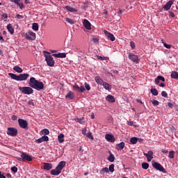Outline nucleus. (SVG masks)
I'll return each instance as SVG.
<instances>
[{
    "mask_svg": "<svg viewBox=\"0 0 178 178\" xmlns=\"http://www.w3.org/2000/svg\"><path fill=\"white\" fill-rule=\"evenodd\" d=\"M29 86L32 88H34L35 90H37L38 91H40L42 89H44V83L37 79L34 77H31L29 80Z\"/></svg>",
    "mask_w": 178,
    "mask_h": 178,
    "instance_id": "obj_1",
    "label": "nucleus"
},
{
    "mask_svg": "<svg viewBox=\"0 0 178 178\" xmlns=\"http://www.w3.org/2000/svg\"><path fill=\"white\" fill-rule=\"evenodd\" d=\"M8 75L13 80H16V81H26L30 77L29 74H19V75H17L13 73H8Z\"/></svg>",
    "mask_w": 178,
    "mask_h": 178,
    "instance_id": "obj_2",
    "label": "nucleus"
},
{
    "mask_svg": "<svg viewBox=\"0 0 178 178\" xmlns=\"http://www.w3.org/2000/svg\"><path fill=\"white\" fill-rule=\"evenodd\" d=\"M152 166L154 168V169H156V170H159V172H162L163 173H167L168 172L161 163L155 162L154 161H152Z\"/></svg>",
    "mask_w": 178,
    "mask_h": 178,
    "instance_id": "obj_3",
    "label": "nucleus"
},
{
    "mask_svg": "<svg viewBox=\"0 0 178 178\" xmlns=\"http://www.w3.org/2000/svg\"><path fill=\"white\" fill-rule=\"evenodd\" d=\"M19 90L22 92V94H26V95H30V94H33V92H34L33 88L30 87H19Z\"/></svg>",
    "mask_w": 178,
    "mask_h": 178,
    "instance_id": "obj_4",
    "label": "nucleus"
},
{
    "mask_svg": "<svg viewBox=\"0 0 178 178\" xmlns=\"http://www.w3.org/2000/svg\"><path fill=\"white\" fill-rule=\"evenodd\" d=\"M45 60L47 63V65H49L50 67H54V66H55V60H54L52 56H46Z\"/></svg>",
    "mask_w": 178,
    "mask_h": 178,
    "instance_id": "obj_5",
    "label": "nucleus"
},
{
    "mask_svg": "<svg viewBox=\"0 0 178 178\" xmlns=\"http://www.w3.org/2000/svg\"><path fill=\"white\" fill-rule=\"evenodd\" d=\"M7 134L8 136H11V137H16L17 136V129L13 127H8Z\"/></svg>",
    "mask_w": 178,
    "mask_h": 178,
    "instance_id": "obj_6",
    "label": "nucleus"
},
{
    "mask_svg": "<svg viewBox=\"0 0 178 178\" xmlns=\"http://www.w3.org/2000/svg\"><path fill=\"white\" fill-rule=\"evenodd\" d=\"M21 158H22L23 161H28V162L33 161V156H30L29 154L23 152H21Z\"/></svg>",
    "mask_w": 178,
    "mask_h": 178,
    "instance_id": "obj_7",
    "label": "nucleus"
},
{
    "mask_svg": "<svg viewBox=\"0 0 178 178\" xmlns=\"http://www.w3.org/2000/svg\"><path fill=\"white\" fill-rule=\"evenodd\" d=\"M18 123L19 127H22V129H27V126H29L27 121L23 119H18Z\"/></svg>",
    "mask_w": 178,
    "mask_h": 178,
    "instance_id": "obj_8",
    "label": "nucleus"
},
{
    "mask_svg": "<svg viewBox=\"0 0 178 178\" xmlns=\"http://www.w3.org/2000/svg\"><path fill=\"white\" fill-rule=\"evenodd\" d=\"M25 38L26 40H35V33H34L32 31H29L28 33H26Z\"/></svg>",
    "mask_w": 178,
    "mask_h": 178,
    "instance_id": "obj_9",
    "label": "nucleus"
},
{
    "mask_svg": "<svg viewBox=\"0 0 178 178\" xmlns=\"http://www.w3.org/2000/svg\"><path fill=\"white\" fill-rule=\"evenodd\" d=\"M145 156L147 159L148 162H151L154 159V152L149 150L147 153H144Z\"/></svg>",
    "mask_w": 178,
    "mask_h": 178,
    "instance_id": "obj_10",
    "label": "nucleus"
},
{
    "mask_svg": "<svg viewBox=\"0 0 178 178\" xmlns=\"http://www.w3.org/2000/svg\"><path fill=\"white\" fill-rule=\"evenodd\" d=\"M128 58L129 59H130V60H131L132 62H138V56L133 54V53H129L128 55Z\"/></svg>",
    "mask_w": 178,
    "mask_h": 178,
    "instance_id": "obj_11",
    "label": "nucleus"
},
{
    "mask_svg": "<svg viewBox=\"0 0 178 178\" xmlns=\"http://www.w3.org/2000/svg\"><path fill=\"white\" fill-rule=\"evenodd\" d=\"M65 166H66V161H60L56 166V170H60V172H62V170Z\"/></svg>",
    "mask_w": 178,
    "mask_h": 178,
    "instance_id": "obj_12",
    "label": "nucleus"
},
{
    "mask_svg": "<svg viewBox=\"0 0 178 178\" xmlns=\"http://www.w3.org/2000/svg\"><path fill=\"white\" fill-rule=\"evenodd\" d=\"M83 24L86 30H91V23L88 19H83Z\"/></svg>",
    "mask_w": 178,
    "mask_h": 178,
    "instance_id": "obj_13",
    "label": "nucleus"
},
{
    "mask_svg": "<svg viewBox=\"0 0 178 178\" xmlns=\"http://www.w3.org/2000/svg\"><path fill=\"white\" fill-rule=\"evenodd\" d=\"M161 81L165 82V77L162 76H158L155 79H154V83L157 86H159V83Z\"/></svg>",
    "mask_w": 178,
    "mask_h": 178,
    "instance_id": "obj_14",
    "label": "nucleus"
},
{
    "mask_svg": "<svg viewBox=\"0 0 178 178\" xmlns=\"http://www.w3.org/2000/svg\"><path fill=\"white\" fill-rule=\"evenodd\" d=\"M104 34H106L108 40H110L111 41H115V38L113 34L109 33L108 31H104Z\"/></svg>",
    "mask_w": 178,
    "mask_h": 178,
    "instance_id": "obj_15",
    "label": "nucleus"
},
{
    "mask_svg": "<svg viewBox=\"0 0 178 178\" xmlns=\"http://www.w3.org/2000/svg\"><path fill=\"white\" fill-rule=\"evenodd\" d=\"M173 5V1L170 0L169 1H168L164 6H163V9H165V10H169V9H170V8H172V6Z\"/></svg>",
    "mask_w": 178,
    "mask_h": 178,
    "instance_id": "obj_16",
    "label": "nucleus"
},
{
    "mask_svg": "<svg viewBox=\"0 0 178 178\" xmlns=\"http://www.w3.org/2000/svg\"><path fill=\"white\" fill-rule=\"evenodd\" d=\"M106 140H107L109 143H115V136L112 134H106L105 136Z\"/></svg>",
    "mask_w": 178,
    "mask_h": 178,
    "instance_id": "obj_17",
    "label": "nucleus"
},
{
    "mask_svg": "<svg viewBox=\"0 0 178 178\" xmlns=\"http://www.w3.org/2000/svg\"><path fill=\"white\" fill-rule=\"evenodd\" d=\"M106 100L108 101V102H115L116 100L115 99V97L112 95H108L106 97Z\"/></svg>",
    "mask_w": 178,
    "mask_h": 178,
    "instance_id": "obj_18",
    "label": "nucleus"
},
{
    "mask_svg": "<svg viewBox=\"0 0 178 178\" xmlns=\"http://www.w3.org/2000/svg\"><path fill=\"white\" fill-rule=\"evenodd\" d=\"M54 58H66V54L65 53H58L52 54Z\"/></svg>",
    "mask_w": 178,
    "mask_h": 178,
    "instance_id": "obj_19",
    "label": "nucleus"
},
{
    "mask_svg": "<svg viewBox=\"0 0 178 178\" xmlns=\"http://www.w3.org/2000/svg\"><path fill=\"white\" fill-rule=\"evenodd\" d=\"M102 86L104 88H105V90H107L108 91L112 90V86L106 82H103Z\"/></svg>",
    "mask_w": 178,
    "mask_h": 178,
    "instance_id": "obj_20",
    "label": "nucleus"
},
{
    "mask_svg": "<svg viewBox=\"0 0 178 178\" xmlns=\"http://www.w3.org/2000/svg\"><path fill=\"white\" fill-rule=\"evenodd\" d=\"M65 8L66 10H67V12H72L73 13L77 12V9H76L73 7H71L70 6H66Z\"/></svg>",
    "mask_w": 178,
    "mask_h": 178,
    "instance_id": "obj_21",
    "label": "nucleus"
},
{
    "mask_svg": "<svg viewBox=\"0 0 178 178\" xmlns=\"http://www.w3.org/2000/svg\"><path fill=\"white\" fill-rule=\"evenodd\" d=\"M12 2H14V3L17 5L20 8V9H23V8H24V5L23 4V3H20V0H14L12 1Z\"/></svg>",
    "mask_w": 178,
    "mask_h": 178,
    "instance_id": "obj_22",
    "label": "nucleus"
},
{
    "mask_svg": "<svg viewBox=\"0 0 178 178\" xmlns=\"http://www.w3.org/2000/svg\"><path fill=\"white\" fill-rule=\"evenodd\" d=\"M60 173H62L60 172V170H51V175H52L53 176H59V175H60Z\"/></svg>",
    "mask_w": 178,
    "mask_h": 178,
    "instance_id": "obj_23",
    "label": "nucleus"
},
{
    "mask_svg": "<svg viewBox=\"0 0 178 178\" xmlns=\"http://www.w3.org/2000/svg\"><path fill=\"white\" fill-rule=\"evenodd\" d=\"M7 30L11 34H13L15 33V29H13V26H12V24H9L7 26Z\"/></svg>",
    "mask_w": 178,
    "mask_h": 178,
    "instance_id": "obj_24",
    "label": "nucleus"
},
{
    "mask_svg": "<svg viewBox=\"0 0 178 178\" xmlns=\"http://www.w3.org/2000/svg\"><path fill=\"white\" fill-rule=\"evenodd\" d=\"M58 143H60L65 141V135H63V134H60V135H58Z\"/></svg>",
    "mask_w": 178,
    "mask_h": 178,
    "instance_id": "obj_25",
    "label": "nucleus"
},
{
    "mask_svg": "<svg viewBox=\"0 0 178 178\" xmlns=\"http://www.w3.org/2000/svg\"><path fill=\"white\" fill-rule=\"evenodd\" d=\"M124 142H121L120 143L118 144L116 146V149H119V150H122L123 149V148H124Z\"/></svg>",
    "mask_w": 178,
    "mask_h": 178,
    "instance_id": "obj_26",
    "label": "nucleus"
},
{
    "mask_svg": "<svg viewBox=\"0 0 178 178\" xmlns=\"http://www.w3.org/2000/svg\"><path fill=\"white\" fill-rule=\"evenodd\" d=\"M74 93H73V92L70 91L66 95H65V98H68L69 99H73L74 98Z\"/></svg>",
    "mask_w": 178,
    "mask_h": 178,
    "instance_id": "obj_27",
    "label": "nucleus"
},
{
    "mask_svg": "<svg viewBox=\"0 0 178 178\" xmlns=\"http://www.w3.org/2000/svg\"><path fill=\"white\" fill-rule=\"evenodd\" d=\"M95 80L97 84L102 85L104 83V80H102L99 76H95Z\"/></svg>",
    "mask_w": 178,
    "mask_h": 178,
    "instance_id": "obj_28",
    "label": "nucleus"
},
{
    "mask_svg": "<svg viewBox=\"0 0 178 178\" xmlns=\"http://www.w3.org/2000/svg\"><path fill=\"white\" fill-rule=\"evenodd\" d=\"M13 70H15V72H17V73H23V69L17 65L13 67Z\"/></svg>",
    "mask_w": 178,
    "mask_h": 178,
    "instance_id": "obj_29",
    "label": "nucleus"
},
{
    "mask_svg": "<svg viewBox=\"0 0 178 178\" xmlns=\"http://www.w3.org/2000/svg\"><path fill=\"white\" fill-rule=\"evenodd\" d=\"M171 78L178 80V72L176 71H172L171 73Z\"/></svg>",
    "mask_w": 178,
    "mask_h": 178,
    "instance_id": "obj_30",
    "label": "nucleus"
},
{
    "mask_svg": "<svg viewBox=\"0 0 178 178\" xmlns=\"http://www.w3.org/2000/svg\"><path fill=\"white\" fill-rule=\"evenodd\" d=\"M43 141H45V134L42 136L41 138L35 140V143H38V144H41V143H43Z\"/></svg>",
    "mask_w": 178,
    "mask_h": 178,
    "instance_id": "obj_31",
    "label": "nucleus"
},
{
    "mask_svg": "<svg viewBox=\"0 0 178 178\" xmlns=\"http://www.w3.org/2000/svg\"><path fill=\"white\" fill-rule=\"evenodd\" d=\"M110 155L108 157V161H109V162H114L115 161V156L111 152H109Z\"/></svg>",
    "mask_w": 178,
    "mask_h": 178,
    "instance_id": "obj_32",
    "label": "nucleus"
},
{
    "mask_svg": "<svg viewBox=\"0 0 178 178\" xmlns=\"http://www.w3.org/2000/svg\"><path fill=\"white\" fill-rule=\"evenodd\" d=\"M105 173H109V169L108 168H104L100 170L101 175H105Z\"/></svg>",
    "mask_w": 178,
    "mask_h": 178,
    "instance_id": "obj_33",
    "label": "nucleus"
},
{
    "mask_svg": "<svg viewBox=\"0 0 178 178\" xmlns=\"http://www.w3.org/2000/svg\"><path fill=\"white\" fill-rule=\"evenodd\" d=\"M130 142L131 143V144H137V143L138 142V138L137 137L131 138Z\"/></svg>",
    "mask_w": 178,
    "mask_h": 178,
    "instance_id": "obj_34",
    "label": "nucleus"
},
{
    "mask_svg": "<svg viewBox=\"0 0 178 178\" xmlns=\"http://www.w3.org/2000/svg\"><path fill=\"white\" fill-rule=\"evenodd\" d=\"M52 169V164L51 163H45V170H51Z\"/></svg>",
    "mask_w": 178,
    "mask_h": 178,
    "instance_id": "obj_35",
    "label": "nucleus"
},
{
    "mask_svg": "<svg viewBox=\"0 0 178 178\" xmlns=\"http://www.w3.org/2000/svg\"><path fill=\"white\" fill-rule=\"evenodd\" d=\"M108 172L113 173L115 172V165L111 164L108 167Z\"/></svg>",
    "mask_w": 178,
    "mask_h": 178,
    "instance_id": "obj_36",
    "label": "nucleus"
},
{
    "mask_svg": "<svg viewBox=\"0 0 178 178\" xmlns=\"http://www.w3.org/2000/svg\"><path fill=\"white\" fill-rule=\"evenodd\" d=\"M150 92H152V95H154V96L158 95V90L156 88H152L150 90Z\"/></svg>",
    "mask_w": 178,
    "mask_h": 178,
    "instance_id": "obj_37",
    "label": "nucleus"
},
{
    "mask_svg": "<svg viewBox=\"0 0 178 178\" xmlns=\"http://www.w3.org/2000/svg\"><path fill=\"white\" fill-rule=\"evenodd\" d=\"M65 21L67 22V23H69L70 24H74V21H73V19L69 17H66Z\"/></svg>",
    "mask_w": 178,
    "mask_h": 178,
    "instance_id": "obj_38",
    "label": "nucleus"
},
{
    "mask_svg": "<svg viewBox=\"0 0 178 178\" xmlns=\"http://www.w3.org/2000/svg\"><path fill=\"white\" fill-rule=\"evenodd\" d=\"M168 158H170V159H173V158H175V151H170L169 152Z\"/></svg>",
    "mask_w": 178,
    "mask_h": 178,
    "instance_id": "obj_39",
    "label": "nucleus"
},
{
    "mask_svg": "<svg viewBox=\"0 0 178 178\" xmlns=\"http://www.w3.org/2000/svg\"><path fill=\"white\" fill-rule=\"evenodd\" d=\"M32 29L33 30H34L35 31H37L38 30V24L37 23H33L32 25Z\"/></svg>",
    "mask_w": 178,
    "mask_h": 178,
    "instance_id": "obj_40",
    "label": "nucleus"
},
{
    "mask_svg": "<svg viewBox=\"0 0 178 178\" xmlns=\"http://www.w3.org/2000/svg\"><path fill=\"white\" fill-rule=\"evenodd\" d=\"M142 168L143 169H148L149 168V164H148V163H143Z\"/></svg>",
    "mask_w": 178,
    "mask_h": 178,
    "instance_id": "obj_41",
    "label": "nucleus"
},
{
    "mask_svg": "<svg viewBox=\"0 0 178 178\" xmlns=\"http://www.w3.org/2000/svg\"><path fill=\"white\" fill-rule=\"evenodd\" d=\"M77 122L80 123L81 124H84L86 123V120H84V118H78Z\"/></svg>",
    "mask_w": 178,
    "mask_h": 178,
    "instance_id": "obj_42",
    "label": "nucleus"
},
{
    "mask_svg": "<svg viewBox=\"0 0 178 178\" xmlns=\"http://www.w3.org/2000/svg\"><path fill=\"white\" fill-rule=\"evenodd\" d=\"M152 103L154 106H158V105H159V102H158V100L156 99L152 100Z\"/></svg>",
    "mask_w": 178,
    "mask_h": 178,
    "instance_id": "obj_43",
    "label": "nucleus"
},
{
    "mask_svg": "<svg viewBox=\"0 0 178 178\" xmlns=\"http://www.w3.org/2000/svg\"><path fill=\"white\" fill-rule=\"evenodd\" d=\"M85 87L87 91H90L91 90V86H90V84H88L87 82L85 83Z\"/></svg>",
    "mask_w": 178,
    "mask_h": 178,
    "instance_id": "obj_44",
    "label": "nucleus"
},
{
    "mask_svg": "<svg viewBox=\"0 0 178 178\" xmlns=\"http://www.w3.org/2000/svg\"><path fill=\"white\" fill-rule=\"evenodd\" d=\"M88 138H90V140H94V137H92V134L91 132L87 134Z\"/></svg>",
    "mask_w": 178,
    "mask_h": 178,
    "instance_id": "obj_45",
    "label": "nucleus"
},
{
    "mask_svg": "<svg viewBox=\"0 0 178 178\" xmlns=\"http://www.w3.org/2000/svg\"><path fill=\"white\" fill-rule=\"evenodd\" d=\"M161 95L164 98H168V92H166V91H162L161 92Z\"/></svg>",
    "mask_w": 178,
    "mask_h": 178,
    "instance_id": "obj_46",
    "label": "nucleus"
},
{
    "mask_svg": "<svg viewBox=\"0 0 178 178\" xmlns=\"http://www.w3.org/2000/svg\"><path fill=\"white\" fill-rule=\"evenodd\" d=\"M130 47L132 49H134L136 48V44L134 43V42H130Z\"/></svg>",
    "mask_w": 178,
    "mask_h": 178,
    "instance_id": "obj_47",
    "label": "nucleus"
},
{
    "mask_svg": "<svg viewBox=\"0 0 178 178\" xmlns=\"http://www.w3.org/2000/svg\"><path fill=\"white\" fill-rule=\"evenodd\" d=\"M11 170H12V172H13L14 173H17L18 169H17V167L14 166V167H12V168H11Z\"/></svg>",
    "mask_w": 178,
    "mask_h": 178,
    "instance_id": "obj_48",
    "label": "nucleus"
},
{
    "mask_svg": "<svg viewBox=\"0 0 178 178\" xmlns=\"http://www.w3.org/2000/svg\"><path fill=\"white\" fill-rule=\"evenodd\" d=\"M92 41L94 42V44H97V42H99V39L97 38H93L92 39Z\"/></svg>",
    "mask_w": 178,
    "mask_h": 178,
    "instance_id": "obj_49",
    "label": "nucleus"
},
{
    "mask_svg": "<svg viewBox=\"0 0 178 178\" xmlns=\"http://www.w3.org/2000/svg\"><path fill=\"white\" fill-rule=\"evenodd\" d=\"M79 91H80V92H84V91H86V88L84 86H81L79 87Z\"/></svg>",
    "mask_w": 178,
    "mask_h": 178,
    "instance_id": "obj_50",
    "label": "nucleus"
},
{
    "mask_svg": "<svg viewBox=\"0 0 178 178\" xmlns=\"http://www.w3.org/2000/svg\"><path fill=\"white\" fill-rule=\"evenodd\" d=\"M163 45L165 48H167L168 49H170V48L172 47V46L170 44H168L165 42H163Z\"/></svg>",
    "mask_w": 178,
    "mask_h": 178,
    "instance_id": "obj_51",
    "label": "nucleus"
},
{
    "mask_svg": "<svg viewBox=\"0 0 178 178\" xmlns=\"http://www.w3.org/2000/svg\"><path fill=\"white\" fill-rule=\"evenodd\" d=\"M28 105H31L32 106H34V102L33 99H30L29 102H28Z\"/></svg>",
    "mask_w": 178,
    "mask_h": 178,
    "instance_id": "obj_52",
    "label": "nucleus"
},
{
    "mask_svg": "<svg viewBox=\"0 0 178 178\" xmlns=\"http://www.w3.org/2000/svg\"><path fill=\"white\" fill-rule=\"evenodd\" d=\"M81 133L82 134H83L84 136H86V133H87V128H83L81 130Z\"/></svg>",
    "mask_w": 178,
    "mask_h": 178,
    "instance_id": "obj_53",
    "label": "nucleus"
},
{
    "mask_svg": "<svg viewBox=\"0 0 178 178\" xmlns=\"http://www.w3.org/2000/svg\"><path fill=\"white\" fill-rule=\"evenodd\" d=\"M1 19H2L3 20H5V19H8V14H3V15H1Z\"/></svg>",
    "mask_w": 178,
    "mask_h": 178,
    "instance_id": "obj_54",
    "label": "nucleus"
},
{
    "mask_svg": "<svg viewBox=\"0 0 178 178\" xmlns=\"http://www.w3.org/2000/svg\"><path fill=\"white\" fill-rule=\"evenodd\" d=\"M16 17H17V19H24V16H23V15H20L19 14H17V15H16Z\"/></svg>",
    "mask_w": 178,
    "mask_h": 178,
    "instance_id": "obj_55",
    "label": "nucleus"
},
{
    "mask_svg": "<svg viewBox=\"0 0 178 178\" xmlns=\"http://www.w3.org/2000/svg\"><path fill=\"white\" fill-rule=\"evenodd\" d=\"M74 90H77L79 91L80 87H79V85H74L73 86Z\"/></svg>",
    "mask_w": 178,
    "mask_h": 178,
    "instance_id": "obj_56",
    "label": "nucleus"
},
{
    "mask_svg": "<svg viewBox=\"0 0 178 178\" xmlns=\"http://www.w3.org/2000/svg\"><path fill=\"white\" fill-rule=\"evenodd\" d=\"M127 123L128 126H133V124H134L133 121H127Z\"/></svg>",
    "mask_w": 178,
    "mask_h": 178,
    "instance_id": "obj_57",
    "label": "nucleus"
},
{
    "mask_svg": "<svg viewBox=\"0 0 178 178\" xmlns=\"http://www.w3.org/2000/svg\"><path fill=\"white\" fill-rule=\"evenodd\" d=\"M168 105L169 108H173V104H172V102H168Z\"/></svg>",
    "mask_w": 178,
    "mask_h": 178,
    "instance_id": "obj_58",
    "label": "nucleus"
},
{
    "mask_svg": "<svg viewBox=\"0 0 178 178\" xmlns=\"http://www.w3.org/2000/svg\"><path fill=\"white\" fill-rule=\"evenodd\" d=\"M12 120H17V116H16V115H13V116H12Z\"/></svg>",
    "mask_w": 178,
    "mask_h": 178,
    "instance_id": "obj_59",
    "label": "nucleus"
},
{
    "mask_svg": "<svg viewBox=\"0 0 178 178\" xmlns=\"http://www.w3.org/2000/svg\"><path fill=\"white\" fill-rule=\"evenodd\" d=\"M170 17H175V13H173V12H170Z\"/></svg>",
    "mask_w": 178,
    "mask_h": 178,
    "instance_id": "obj_60",
    "label": "nucleus"
},
{
    "mask_svg": "<svg viewBox=\"0 0 178 178\" xmlns=\"http://www.w3.org/2000/svg\"><path fill=\"white\" fill-rule=\"evenodd\" d=\"M16 159H17V161H19L20 162H22V161H23L22 157H16Z\"/></svg>",
    "mask_w": 178,
    "mask_h": 178,
    "instance_id": "obj_61",
    "label": "nucleus"
},
{
    "mask_svg": "<svg viewBox=\"0 0 178 178\" xmlns=\"http://www.w3.org/2000/svg\"><path fill=\"white\" fill-rule=\"evenodd\" d=\"M48 134H49V130L45 129V135L48 136Z\"/></svg>",
    "mask_w": 178,
    "mask_h": 178,
    "instance_id": "obj_62",
    "label": "nucleus"
},
{
    "mask_svg": "<svg viewBox=\"0 0 178 178\" xmlns=\"http://www.w3.org/2000/svg\"><path fill=\"white\" fill-rule=\"evenodd\" d=\"M161 152L163 154H168V150L167 149H162Z\"/></svg>",
    "mask_w": 178,
    "mask_h": 178,
    "instance_id": "obj_63",
    "label": "nucleus"
},
{
    "mask_svg": "<svg viewBox=\"0 0 178 178\" xmlns=\"http://www.w3.org/2000/svg\"><path fill=\"white\" fill-rule=\"evenodd\" d=\"M159 87H165V83H161L160 84H159Z\"/></svg>",
    "mask_w": 178,
    "mask_h": 178,
    "instance_id": "obj_64",
    "label": "nucleus"
}]
</instances>
